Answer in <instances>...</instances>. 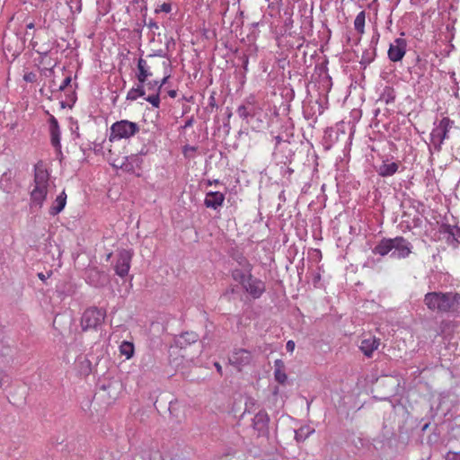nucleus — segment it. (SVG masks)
<instances>
[{
  "label": "nucleus",
  "instance_id": "f257e3e1",
  "mask_svg": "<svg viewBox=\"0 0 460 460\" xmlns=\"http://www.w3.org/2000/svg\"><path fill=\"white\" fill-rule=\"evenodd\" d=\"M49 173L42 164L35 165L33 188L31 190V207L42 208L47 196L54 188Z\"/></svg>",
  "mask_w": 460,
  "mask_h": 460
},
{
  "label": "nucleus",
  "instance_id": "f03ea898",
  "mask_svg": "<svg viewBox=\"0 0 460 460\" xmlns=\"http://www.w3.org/2000/svg\"><path fill=\"white\" fill-rule=\"evenodd\" d=\"M423 302L431 311L453 312L460 306V295L453 292H429L425 295Z\"/></svg>",
  "mask_w": 460,
  "mask_h": 460
},
{
  "label": "nucleus",
  "instance_id": "7ed1b4c3",
  "mask_svg": "<svg viewBox=\"0 0 460 460\" xmlns=\"http://www.w3.org/2000/svg\"><path fill=\"white\" fill-rule=\"evenodd\" d=\"M139 127L137 123L123 119L113 123L110 128L109 140L111 142L128 139L137 134Z\"/></svg>",
  "mask_w": 460,
  "mask_h": 460
},
{
  "label": "nucleus",
  "instance_id": "20e7f679",
  "mask_svg": "<svg viewBox=\"0 0 460 460\" xmlns=\"http://www.w3.org/2000/svg\"><path fill=\"white\" fill-rule=\"evenodd\" d=\"M453 123L448 118H443L438 123L435 124L430 133V142L437 151L441 149L444 140L448 138V132L452 128Z\"/></svg>",
  "mask_w": 460,
  "mask_h": 460
},
{
  "label": "nucleus",
  "instance_id": "39448f33",
  "mask_svg": "<svg viewBox=\"0 0 460 460\" xmlns=\"http://www.w3.org/2000/svg\"><path fill=\"white\" fill-rule=\"evenodd\" d=\"M104 317L105 314L102 310L97 308L85 310L81 320L83 330L95 329L103 322Z\"/></svg>",
  "mask_w": 460,
  "mask_h": 460
},
{
  "label": "nucleus",
  "instance_id": "423d86ee",
  "mask_svg": "<svg viewBox=\"0 0 460 460\" xmlns=\"http://www.w3.org/2000/svg\"><path fill=\"white\" fill-rule=\"evenodd\" d=\"M407 41L403 38H397L392 42L388 49V58L393 62H398L402 59L406 53Z\"/></svg>",
  "mask_w": 460,
  "mask_h": 460
},
{
  "label": "nucleus",
  "instance_id": "0eeeda50",
  "mask_svg": "<svg viewBox=\"0 0 460 460\" xmlns=\"http://www.w3.org/2000/svg\"><path fill=\"white\" fill-rule=\"evenodd\" d=\"M411 243L403 237L393 238V251L391 257L395 259H402L409 256L411 252Z\"/></svg>",
  "mask_w": 460,
  "mask_h": 460
},
{
  "label": "nucleus",
  "instance_id": "6e6552de",
  "mask_svg": "<svg viewBox=\"0 0 460 460\" xmlns=\"http://www.w3.org/2000/svg\"><path fill=\"white\" fill-rule=\"evenodd\" d=\"M132 259V252L128 250H122L118 254V259L115 264V272L119 277L128 275Z\"/></svg>",
  "mask_w": 460,
  "mask_h": 460
},
{
  "label": "nucleus",
  "instance_id": "1a4fd4ad",
  "mask_svg": "<svg viewBox=\"0 0 460 460\" xmlns=\"http://www.w3.org/2000/svg\"><path fill=\"white\" fill-rule=\"evenodd\" d=\"M270 417L264 410L259 411L252 419V428L258 436H266L269 433Z\"/></svg>",
  "mask_w": 460,
  "mask_h": 460
},
{
  "label": "nucleus",
  "instance_id": "9d476101",
  "mask_svg": "<svg viewBox=\"0 0 460 460\" xmlns=\"http://www.w3.org/2000/svg\"><path fill=\"white\" fill-rule=\"evenodd\" d=\"M145 90L146 92H149L150 93L146 98V100L152 104V106L158 108L160 105V86L158 84L157 80L146 81L145 83Z\"/></svg>",
  "mask_w": 460,
  "mask_h": 460
},
{
  "label": "nucleus",
  "instance_id": "9b49d317",
  "mask_svg": "<svg viewBox=\"0 0 460 460\" xmlns=\"http://www.w3.org/2000/svg\"><path fill=\"white\" fill-rule=\"evenodd\" d=\"M243 288L254 298L260 297L265 291V284L252 276L248 279Z\"/></svg>",
  "mask_w": 460,
  "mask_h": 460
},
{
  "label": "nucleus",
  "instance_id": "f8f14e48",
  "mask_svg": "<svg viewBox=\"0 0 460 460\" xmlns=\"http://www.w3.org/2000/svg\"><path fill=\"white\" fill-rule=\"evenodd\" d=\"M225 194L219 191H208L206 193L204 205L212 209H218L223 206Z\"/></svg>",
  "mask_w": 460,
  "mask_h": 460
},
{
  "label": "nucleus",
  "instance_id": "ddd939ff",
  "mask_svg": "<svg viewBox=\"0 0 460 460\" xmlns=\"http://www.w3.org/2000/svg\"><path fill=\"white\" fill-rule=\"evenodd\" d=\"M379 345V339H376V337H368L361 341L359 349L366 357L371 358L374 351L378 349Z\"/></svg>",
  "mask_w": 460,
  "mask_h": 460
},
{
  "label": "nucleus",
  "instance_id": "4468645a",
  "mask_svg": "<svg viewBox=\"0 0 460 460\" xmlns=\"http://www.w3.org/2000/svg\"><path fill=\"white\" fill-rule=\"evenodd\" d=\"M246 104L240 105L237 108V114L242 119H247L249 116L256 115V101L253 96H250L245 101Z\"/></svg>",
  "mask_w": 460,
  "mask_h": 460
},
{
  "label": "nucleus",
  "instance_id": "2eb2a0df",
  "mask_svg": "<svg viewBox=\"0 0 460 460\" xmlns=\"http://www.w3.org/2000/svg\"><path fill=\"white\" fill-rule=\"evenodd\" d=\"M49 133H50V141L52 146L59 150L61 148L60 145V129L58 126V122L54 116H50L49 118Z\"/></svg>",
  "mask_w": 460,
  "mask_h": 460
},
{
  "label": "nucleus",
  "instance_id": "dca6fc26",
  "mask_svg": "<svg viewBox=\"0 0 460 460\" xmlns=\"http://www.w3.org/2000/svg\"><path fill=\"white\" fill-rule=\"evenodd\" d=\"M231 364L240 367L249 364L252 360L251 353L246 349H238L229 358Z\"/></svg>",
  "mask_w": 460,
  "mask_h": 460
},
{
  "label": "nucleus",
  "instance_id": "f3484780",
  "mask_svg": "<svg viewBox=\"0 0 460 460\" xmlns=\"http://www.w3.org/2000/svg\"><path fill=\"white\" fill-rule=\"evenodd\" d=\"M153 75L151 67L144 58H139L137 61V71L136 73L138 83L145 84L149 77Z\"/></svg>",
  "mask_w": 460,
  "mask_h": 460
},
{
  "label": "nucleus",
  "instance_id": "a211bd4d",
  "mask_svg": "<svg viewBox=\"0 0 460 460\" xmlns=\"http://www.w3.org/2000/svg\"><path fill=\"white\" fill-rule=\"evenodd\" d=\"M399 165V163L385 160L377 167L376 172L382 177H390L397 172Z\"/></svg>",
  "mask_w": 460,
  "mask_h": 460
},
{
  "label": "nucleus",
  "instance_id": "6ab92c4d",
  "mask_svg": "<svg viewBox=\"0 0 460 460\" xmlns=\"http://www.w3.org/2000/svg\"><path fill=\"white\" fill-rule=\"evenodd\" d=\"M274 378L278 383L281 385L286 384L288 380L286 366L282 359H276L274 361Z\"/></svg>",
  "mask_w": 460,
  "mask_h": 460
},
{
  "label": "nucleus",
  "instance_id": "aec40b11",
  "mask_svg": "<svg viewBox=\"0 0 460 460\" xmlns=\"http://www.w3.org/2000/svg\"><path fill=\"white\" fill-rule=\"evenodd\" d=\"M66 194L65 190H63L60 194H58L56 199L53 201L51 207L49 208V214L51 216H56L59 214L66 207Z\"/></svg>",
  "mask_w": 460,
  "mask_h": 460
},
{
  "label": "nucleus",
  "instance_id": "412c9836",
  "mask_svg": "<svg viewBox=\"0 0 460 460\" xmlns=\"http://www.w3.org/2000/svg\"><path fill=\"white\" fill-rule=\"evenodd\" d=\"M233 279L243 286L248 279L252 277L250 265H247L244 269H235L232 272Z\"/></svg>",
  "mask_w": 460,
  "mask_h": 460
},
{
  "label": "nucleus",
  "instance_id": "4be33fe9",
  "mask_svg": "<svg viewBox=\"0 0 460 460\" xmlns=\"http://www.w3.org/2000/svg\"><path fill=\"white\" fill-rule=\"evenodd\" d=\"M75 367L80 375L88 376L92 370V363L86 357L79 356L75 360Z\"/></svg>",
  "mask_w": 460,
  "mask_h": 460
},
{
  "label": "nucleus",
  "instance_id": "5701e85b",
  "mask_svg": "<svg viewBox=\"0 0 460 460\" xmlns=\"http://www.w3.org/2000/svg\"><path fill=\"white\" fill-rule=\"evenodd\" d=\"M393 251V239H383L373 250V252L385 256Z\"/></svg>",
  "mask_w": 460,
  "mask_h": 460
},
{
  "label": "nucleus",
  "instance_id": "b1692460",
  "mask_svg": "<svg viewBox=\"0 0 460 460\" xmlns=\"http://www.w3.org/2000/svg\"><path fill=\"white\" fill-rule=\"evenodd\" d=\"M146 94L145 84L138 83L136 87L131 88L127 94V99L130 101H135L138 97H142Z\"/></svg>",
  "mask_w": 460,
  "mask_h": 460
},
{
  "label": "nucleus",
  "instance_id": "393cba45",
  "mask_svg": "<svg viewBox=\"0 0 460 460\" xmlns=\"http://www.w3.org/2000/svg\"><path fill=\"white\" fill-rule=\"evenodd\" d=\"M365 21H366V13L365 11H361L358 13L354 20V27L355 30L359 33L363 34L365 32Z\"/></svg>",
  "mask_w": 460,
  "mask_h": 460
},
{
  "label": "nucleus",
  "instance_id": "a878e982",
  "mask_svg": "<svg viewBox=\"0 0 460 460\" xmlns=\"http://www.w3.org/2000/svg\"><path fill=\"white\" fill-rule=\"evenodd\" d=\"M134 345L132 342L129 341H122V343L119 346V352L121 355L125 356L127 359H129L134 355Z\"/></svg>",
  "mask_w": 460,
  "mask_h": 460
},
{
  "label": "nucleus",
  "instance_id": "bb28decb",
  "mask_svg": "<svg viewBox=\"0 0 460 460\" xmlns=\"http://www.w3.org/2000/svg\"><path fill=\"white\" fill-rule=\"evenodd\" d=\"M171 11H172V6H171V4H169V3H164L155 9V13L163 12V13H168Z\"/></svg>",
  "mask_w": 460,
  "mask_h": 460
},
{
  "label": "nucleus",
  "instance_id": "cd10ccee",
  "mask_svg": "<svg viewBox=\"0 0 460 460\" xmlns=\"http://www.w3.org/2000/svg\"><path fill=\"white\" fill-rule=\"evenodd\" d=\"M197 338V335L193 332H186L181 336V339L186 340L189 343L196 341Z\"/></svg>",
  "mask_w": 460,
  "mask_h": 460
},
{
  "label": "nucleus",
  "instance_id": "c85d7f7f",
  "mask_svg": "<svg viewBox=\"0 0 460 460\" xmlns=\"http://www.w3.org/2000/svg\"><path fill=\"white\" fill-rule=\"evenodd\" d=\"M255 404H256V402H255L253 399L249 398V399L246 401V402H245V411L250 412V411H251V410H252V408L253 406H255Z\"/></svg>",
  "mask_w": 460,
  "mask_h": 460
},
{
  "label": "nucleus",
  "instance_id": "c756f323",
  "mask_svg": "<svg viewBox=\"0 0 460 460\" xmlns=\"http://www.w3.org/2000/svg\"><path fill=\"white\" fill-rule=\"evenodd\" d=\"M71 83V77L67 76L64 79L62 84L59 85V91H64Z\"/></svg>",
  "mask_w": 460,
  "mask_h": 460
},
{
  "label": "nucleus",
  "instance_id": "7c9ffc66",
  "mask_svg": "<svg viewBox=\"0 0 460 460\" xmlns=\"http://www.w3.org/2000/svg\"><path fill=\"white\" fill-rule=\"evenodd\" d=\"M446 460H460V454L449 452L446 456Z\"/></svg>",
  "mask_w": 460,
  "mask_h": 460
},
{
  "label": "nucleus",
  "instance_id": "2f4dec72",
  "mask_svg": "<svg viewBox=\"0 0 460 460\" xmlns=\"http://www.w3.org/2000/svg\"><path fill=\"white\" fill-rule=\"evenodd\" d=\"M296 344L293 341H288L286 344V349L288 352H293L295 350Z\"/></svg>",
  "mask_w": 460,
  "mask_h": 460
},
{
  "label": "nucleus",
  "instance_id": "473e14b6",
  "mask_svg": "<svg viewBox=\"0 0 460 460\" xmlns=\"http://www.w3.org/2000/svg\"><path fill=\"white\" fill-rule=\"evenodd\" d=\"M170 78V75H164V77L161 80V81H158V84L160 86V89H162V87L166 84L168 79Z\"/></svg>",
  "mask_w": 460,
  "mask_h": 460
},
{
  "label": "nucleus",
  "instance_id": "72a5a7b5",
  "mask_svg": "<svg viewBox=\"0 0 460 460\" xmlns=\"http://www.w3.org/2000/svg\"><path fill=\"white\" fill-rule=\"evenodd\" d=\"M6 375L0 370V388L3 386V385L5 383Z\"/></svg>",
  "mask_w": 460,
  "mask_h": 460
},
{
  "label": "nucleus",
  "instance_id": "f704fd0d",
  "mask_svg": "<svg viewBox=\"0 0 460 460\" xmlns=\"http://www.w3.org/2000/svg\"><path fill=\"white\" fill-rule=\"evenodd\" d=\"M306 437H307V435H306L305 437H302V435L300 434V432H299V431H296V436H295V438H296V439L297 441L304 440Z\"/></svg>",
  "mask_w": 460,
  "mask_h": 460
},
{
  "label": "nucleus",
  "instance_id": "c9c22d12",
  "mask_svg": "<svg viewBox=\"0 0 460 460\" xmlns=\"http://www.w3.org/2000/svg\"><path fill=\"white\" fill-rule=\"evenodd\" d=\"M168 94L170 95V97L172 98H175L177 93H176V91L175 90H171L168 92Z\"/></svg>",
  "mask_w": 460,
  "mask_h": 460
},
{
  "label": "nucleus",
  "instance_id": "e433bc0d",
  "mask_svg": "<svg viewBox=\"0 0 460 460\" xmlns=\"http://www.w3.org/2000/svg\"><path fill=\"white\" fill-rule=\"evenodd\" d=\"M38 277H39V279H40L43 281L46 279V277H45V275L43 273H39Z\"/></svg>",
  "mask_w": 460,
  "mask_h": 460
},
{
  "label": "nucleus",
  "instance_id": "4c0bfd02",
  "mask_svg": "<svg viewBox=\"0 0 460 460\" xmlns=\"http://www.w3.org/2000/svg\"><path fill=\"white\" fill-rule=\"evenodd\" d=\"M218 182H219V181H218V180H215V181H208V185H212V183H216V184H217Z\"/></svg>",
  "mask_w": 460,
  "mask_h": 460
},
{
  "label": "nucleus",
  "instance_id": "58836bf2",
  "mask_svg": "<svg viewBox=\"0 0 460 460\" xmlns=\"http://www.w3.org/2000/svg\"><path fill=\"white\" fill-rule=\"evenodd\" d=\"M215 366H216L217 371H221V366L218 363H216Z\"/></svg>",
  "mask_w": 460,
  "mask_h": 460
},
{
  "label": "nucleus",
  "instance_id": "ea45409f",
  "mask_svg": "<svg viewBox=\"0 0 460 460\" xmlns=\"http://www.w3.org/2000/svg\"><path fill=\"white\" fill-rule=\"evenodd\" d=\"M33 27H34V24L31 22L27 25L28 29H32Z\"/></svg>",
  "mask_w": 460,
  "mask_h": 460
},
{
  "label": "nucleus",
  "instance_id": "a19ab883",
  "mask_svg": "<svg viewBox=\"0 0 460 460\" xmlns=\"http://www.w3.org/2000/svg\"><path fill=\"white\" fill-rule=\"evenodd\" d=\"M247 64H248V59L246 58V60H245V62H244V68H246Z\"/></svg>",
  "mask_w": 460,
  "mask_h": 460
}]
</instances>
